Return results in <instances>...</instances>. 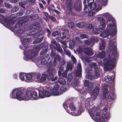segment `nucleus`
<instances>
[{"mask_svg":"<svg viewBox=\"0 0 122 122\" xmlns=\"http://www.w3.org/2000/svg\"><path fill=\"white\" fill-rule=\"evenodd\" d=\"M114 79V77L113 75H111V76L108 75L104 78V80L107 83H111L113 81Z\"/></svg>","mask_w":122,"mask_h":122,"instance_id":"2eb2a0df","label":"nucleus"},{"mask_svg":"<svg viewBox=\"0 0 122 122\" xmlns=\"http://www.w3.org/2000/svg\"><path fill=\"white\" fill-rule=\"evenodd\" d=\"M25 75L23 73H20L19 76V78L22 81H24L25 80Z\"/></svg>","mask_w":122,"mask_h":122,"instance_id":"c03bdc74","label":"nucleus"},{"mask_svg":"<svg viewBox=\"0 0 122 122\" xmlns=\"http://www.w3.org/2000/svg\"><path fill=\"white\" fill-rule=\"evenodd\" d=\"M103 17H105L107 20V22L108 21L110 22V25L112 26L116 25L115 23V21L112 17V15L108 12L104 13L102 15Z\"/></svg>","mask_w":122,"mask_h":122,"instance_id":"0eeeda50","label":"nucleus"},{"mask_svg":"<svg viewBox=\"0 0 122 122\" xmlns=\"http://www.w3.org/2000/svg\"><path fill=\"white\" fill-rule=\"evenodd\" d=\"M59 70L61 71H64V68L63 67L60 66L59 67Z\"/></svg>","mask_w":122,"mask_h":122,"instance_id":"69168bd1","label":"nucleus"},{"mask_svg":"<svg viewBox=\"0 0 122 122\" xmlns=\"http://www.w3.org/2000/svg\"><path fill=\"white\" fill-rule=\"evenodd\" d=\"M109 87L108 85H105L102 87L103 97L105 99L108 98L112 100H114L116 98L115 95L113 92H110L108 94V88Z\"/></svg>","mask_w":122,"mask_h":122,"instance_id":"20e7f679","label":"nucleus"},{"mask_svg":"<svg viewBox=\"0 0 122 122\" xmlns=\"http://www.w3.org/2000/svg\"><path fill=\"white\" fill-rule=\"evenodd\" d=\"M51 96L50 92L46 90H44L43 91H39V97L40 98H42L49 97Z\"/></svg>","mask_w":122,"mask_h":122,"instance_id":"1a4fd4ad","label":"nucleus"},{"mask_svg":"<svg viewBox=\"0 0 122 122\" xmlns=\"http://www.w3.org/2000/svg\"><path fill=\"white\" fill-rule=\"evenodd\" d=\"M49 59V56L48 55L46 56L43 57L41 60V64L43 65H46Z\"/></svg>","mask_w":122,"mask_h":122,"instance_id":"f3484780","label":"nucleus"},{"mask_svg":"<svg viewBox=\"0 0 122 122\" xmlns=\"http://www.w3.org/2000/svg\"><path fill=\"white\" fill-rule=\"evenodd\" d=\"M17 90V89H15L13 90L12 93L10 95L11 98H15L16 97V91Z\"/></svg>","mask_w":122,"mask_h":122,"instance_id":"7c9ffc66","label":"nucleus"},{"mask_svg":"<svg viewBox=\"0 0 122 122\" xmlns=\"http://www.w3.org/2000/svg\"><path fill=\"white\" fill-rule=\"evenodd\" d=\"M27 80L33 81L36 79L35 76L34 74L29 73L25 76Z\"/></svg>","mask_w":122,"mask_h":122,"instance_id":"6ab92c4d","label":"nucleus"},{"mask_svg":"<svg viewBox=\"0 0 122 122\" xmlns=\"http://www.w3.org/2000/svg\"><path fill=\"white\" fill-rule=\"evenodd\" d=\"M3 21L8 26H12V24L10 20H9L7 18H5L1 15H0V21Z\"/></svg>","mask_w":122,"mask_h":122,"instance_id":"9b49d317","label":"nucleus"},{"mask_svg":"<svg viewBox=\"0 0 122 122\" xmlns=\"http://www.w3.org/2000/svg\"><path fill=\"white\" fill-rule=\"evenodd\" d=\"M92 32L94 34H98L99 32L98 29L96 28H94L92 30Z\"/></svg>","mask_w":122,"mask_h":122,"instance_id":"a18cd8bd","label":"nucleus"},{"mask_svg":"<svg viewBox=\"0 0 122 122\" xmlns=\"http://www.w3.org/2000/svg\"><path fill=\"white\" fill-rule=\"evenodd\" d=\"M60 87L59 86L58 84L54 86L53 88L51 90V92L52 94L55 96L59 95L60 94L59 92Z\"/></svg>","mask_w":122,"mask_h":122,"instance_id":"9d476101","label":"nucleus"},{"mask_svg":"<svg viewBox=\"0 0 122 122\" xmlns=\"http://www.w3.org/2000/svg\"><path fill=\"white\" fill-rule=\"evenodd\" d=\"M94 39L92 38L90 40H85L84 42L85 44H87V45H90L91 46H92L94 45Z\"/></svg>","mask_w":122,"mask_h":122,"instance_id":"b1692460","label":"nucleus"},{"mask_svg":"<svg viewBox=\"0 0 122 122\" xmlns=\"http://www.w3.org/2000/svg\"><path fill=\"white\" fill-rule=\"evenodd\" d=\"M73 67V66L72 65L71 62H68L67 63L66 68V71H68L69 70H71Z\"/></svg>","mask_w":122,"mask_h":122,"instance_id":"a878e982","label":"nucleus"},{"mask_svg":"<svg viewBox=\"0 0 122 122\" xmlns=\"http://www.w3.org/2000/svg\"><path fill=\"white\" fill-rule=\"evenodd\" d=\"M5 6L7 8H10L12 7V6L8 3H5Z\"/></svg>","mask_w":122,"mask_h":122,"instance_id":"6e6d98bb","label":"nucleus"},{"mask_svg":"<svg viewBox=\"0 0 122 122\" xmlns=\"http://www.w3.org/2000/svg\"><path fill=\"white\" fill-rule=\"evenodd\" d=\"M31 97L33 99H37L39 98V97H38L37 93L35 91H33L31 93Z\"/></svg>","mask_w":122,"mask_h":122,"instance_id":"bb28decb","label":"nucleus"},{"mask_svg":"<svg viewBox=\"0 0 122 122\" xmlns=\"http://www.w3.org/2000/svg\"><path fill=\"white\" fill-rule=\"evenodd\" d=\"M90 98H88L85 102V105L90 115L93 114L95 116L92 118L95 121L98 122L99 119V109L98 108L94 107L92 104L91 100Z\"/></svg>","mask_w":122,"mask_h":122,"instance_id":"f03ea898","label":"nucleus"},{"mask_svg":"<svg viewBox=\"0 0 122 122\" xmlns=\"http://www.w3.org/2000/svg\"><path fill=\"white\" fill-rule=\"evenodd\" d=\"M56 49L58 52L62 54L63 52V51L60 45L58 43H56Z\"/></svg>","mask_w":122,"mask_h":122,"instance_id":"cd10ccee","label":"nucleus"},{"mask_svg":"<svg viewBox=\"0 0 122 122\" xmlns=\"http://www.w3.org/2000/svg\"><path fill=\"white\" fill-rule=\"evenodd\" d=\"M34 75L35 76L36 79V78L38 80H40V78L41 77V75H40L37 74L36 75L34 74Z\"/></svg>","mask_w":122,"mask_h":122,"instance_id":"bf43d9fd","label":"nucleus"},{"mask_svg":"<svg viewBox=\"0 0 122 122\" xmlns=\"http://www.w3.org/2000/svg\"><path fill=\"white\" fill-rule=\"evenodd\" d=\"M72 72H71L70 73H69L68 75V79L69 81H71L72 78Z\"/></svg>","mask_w":122,"mask_h":122,"instance_id":"49530a36","label":"nucleus"},{"mask_svg":"<svg viewBox=\"0 0 122 122\" xmlns=\"http://www.w3.org/2000/svg\"><path fill=\"white\" fill-rule=\"evenodd\" d=\"M105 52L103 50L100 52V57L103 58L105 57Z\"/></svg>","mask_w":122,"mask_h":122,"instance_id":"e433bc0d","label":"nucleus"},{"mask_svg":"<svg viewBox=\"0 0 122 122\" xmlns=\"http://www.w3.org/2000/svg\"><path fill=\"white\" fill-rule=\"evenodd\" d=\"M89 66L91 68L94 69V71L95 73L94 74L93 76H92V77H93L95 78H97L99 77V70L98 69L97 67V66L96 63L92 62L89 64Z\"/></svg>","mask_w":122,"mask_h":122,"instance_id":"6e6552de","label":"nucleus"},{"mask_svg":"<svg viewBox=\"0 0 122 122\" xmlns=\"http://www.w3.org/2000/svg\"><path fill=\"white\" fill-rule=\"evenodd\" d=\"M108 0H100V5L102 6H106L107 4Z\"/></svg>","mask_w":122,"mask_h":122,"instance_id":"2f4dec72","label":"nucleus"},{"mask_svg":"<svg viewBox=\"0 0 122 122\" xmlns=\"http://www.w3.org/2000/svg\"><path fill=\"white\" fill-rule=\"evenodd\" d=\"M99 93V88L97 87H95V89L93 90L91 95V97L93 99L96 98L97 96L98 95Z\"/></svg>","mask_w":122,"mask_h":122,"instance_id":"ddd939ff","label":"nucleus"},{"mask_svg":"<svg viewBox=\"0 0 122 122\" xmlns=\"http://www.w3.org/2000/svg\"><path fill=\"white\" fill-rule=\"evenodd\" d=\"M21 23L20 22H17L15 25V27L16 28H18L21 25Z\"/></svg>","mask_w":122,"mask_h":122,"instance_id":"3c124183","label":"nucleus"},{"mask_svg":"<svg viewBox=\"0 0 122 122\" xmlns=\"http://www.w3.org/2000/svg\"><path fill=\"white\" fill-rule=\"evenodd\" d=\"M63 106L64 108L66 110H67L68 111H69V110L68 109V106L66 104V102H64L63 105Z\"/></svg>","mask_w":122,"mask_h":122,"instance_id":"052dcab7","label":"nucleus"},{"mask_svg":"<svg viewBox=\"0 0 122 122\" xmlns=\"http://www.w3.org/2000/svg\"><path fill=\"white\" fill-rule=\"evenodd\" d=\"M76 41H78L79 43H81L82 42L81 41L80 39L79 38V37H77L76 38Z\"/></svg>","mask_w":122,"mask_h":122,"instance_id":"774afa93","label":"nucleus"},{"mask_svg":"<svg viewBox=\"0 0 122 122\" xmlns=\"http://www.w3.org/2000/svg\"><path fill=\"white\" fill-rule=\"evenodd\" d=\"M19 10V8L17 7H14L12 10V11H13V12H15Z\"/></svg>","mask_w":122,"mask_h":122,"instance_id":"0e129e2a","label":"nucleus"},{"mask_svg":"<svg viewBox=\"0 0 122 122\" xmlns=\"http://www.w3.org/2000/svg\"><path fill=\"white\" fill-rule=\"evenodd\" d=\"M68 26L69 28L73 29L74 27V23L72 22H68Z\"/></svg>","mask_w":122,"mask_h":122,"instance_id":"37998d69","label":"nucleus"},{"mask_svg":"<svg viewBox=\"0 0 122 122\" xmlns=\"http://www.w3.org/2000/svg\"><path fill=\"white\" fill-rule=\"evenodd\" d=\"M48 77L47 78L51 80V81H54L57 79V76H55L54 78L52 79L53 77V74H48Z\"/></svg>","mask_w":122,"mask_h":122,"instance_id":"c85d7f7f","label":"nucleus"},{"mask_svg":"<svg viewBox=\"0 0 122 122\" xmlns=\"http://www.w3.org/2000/svg\"><path fill=\"white\" fill-rule=\"evenodd\" d=\"M40 49L38 47L30 50L27 52V56L24 57V60L26 61L33 58L36 56V53L39 51Z\"/></svg>","mask_w":122,"mask_h":122,"instance_id":"423d86ee","label":"nucleus"},{"mask_svg":"<svg viewBox=\"0 0 122 122\" xmlns=\"http://www.w3.org/2000/svg\"><path fill=\"white\" fill-rule=\"evenodd\" d=\"M81 4L80 1L78 0L76 2H75L73 6L74 9L77 11H80L81 10Z\"/></svg>","mask_w":122,"mask_h":122,"instance_id":"4468645a","label":"nucleus"},{"mask_svg":"<svg viewBox=\"0 0 122 122\" xmlns=\"http://www.w3.org/2000/svg\"><path fill=\"white\" fill-rule=\"evenodd\" d=\"M81 66L80 63H79L77 65L76 70V74L77 76H81Z\"/></svg>","mask_w":122,"mask_h":122,"instance_id":"f8f14e48","label":"nucleus"},{"mask_svg":"<svg viewBox=\"0 0 122 122\" xmlns=\"http://www.w3.org/2000/svg\"><path fill=\"white\" fill-rule=\"evenodd\" d=\"M50 47L51 49L52 50H55L56 49V48L55 46L52 44H51L50 45Z\"/></svg>","mask_w":122,"mask_h":122,"instance_id":"e2e57ef3","label":"nucleus"},{"mask_svg":"<svg viewBox=\"0 0 122 122\" xmlns=\"http://www.w3.org/2000/svg\"><path fill=\"white\" fill-rule=\"evenodd\" d=\"M61 43L63 45H64V46H62L63 49L65 53L66 54L69 56H70L71 53L70 51L69 50L66 49L65 48L66 46V45L65 44V43L64 42H62Z\"/></svg>","mask_w":122,"mask_h":122,"instance_id":"5701e85b","label":"nucleus"},{"mask_svg":"<svg viewBox=\"0 0 122 122\" xmlns=\"http://www.w3.org/2000/svg\"><path fill=\"white\" fill-rule=\"evenodd\" d=\"M43 39V37H42L40 38L37 39L33 43H39Z\"/></svg>","mask_w":122,"mask_h":122,"instance_id":"ea45409f","label":"nucleus"},{"mask_svg":"<svg viewBox=\"0 0 122 122\" xmlns=\"http://www.w3.org/2000/svg\"><path fill=\"white\" fill-rule=\"evenodd\" d=\"M66 63V61L64 60H62L59 63L60 65H64Z\"/></svg>","mask_w":122,"mask_h":122,"instance_id":"5fc2aeb1","label":"nucleus"},{"mask_svg":"<svg viewBox=\"0 0 122 122\" xmlns=\"http://www.w3.org/2000/svg\"><path fill=\"white\" fill-rule=\"evenodd\" d=\"M85 1L87 3L88 5H90V4H92L94 2V0H85L84 2Z\"/></svg>","mask_w":122,"mask_h":122,"instance_id":"de8ad7c7","label":"nucleus"},{"mask_svg":"<svg viewBox=\"0 0 122 122\" xmlns=\"http://www.w3.org/2000/svg\"><path fill=\"white\" fill-rule=\"evenodd\" d=\"M61 30L63 31L62 32V34L64 35L65 34V32L66 31V34L68 33V30L66 29V27L65 26H63L62 28H61Z\"/></svg>","mask_w":122,"mask_h":122,"instance_id":"a19ab883","label":"nucleus"},{"mask_svg":"<svg viewBox=\"0 0 122 122\" xmlns=\"http://www.w3.org/2000/svg\"><path fill=\"white\" fill-rule=\"evenodd\" d=\"M110 22L108 21L106 29L100 35L103 38L107 37L110 39L107 49V54L108 56L103 59L105 69L107 71L113 69L116 64L114 54L117 49L116 43L115 40V35L117 32L116 26H112L110 25Z\"/></svg>","mask_w":122,"mask_h":122,"instance_id":"f257e3e1","label":"nucleus"},{"mask_svg":"<svg viewBox=\"0 0 122 122\" xmlns=\"http://www.w3.org/2000/svg\"><path fill=\"white\" fill-rule=\"evenodd\" d=\"M93 27V26L92 24H89L87 27V29L88 30H90Z\"/></svg>","mask_w":122,"mask_h":122,"instance_id":"13d9d810","label":"nucleus"},{"mask_svg":"<svg viewBox=\"0 0 122 122\" xmlns=\"http://www.w3.org/2000/svg\"><path fill=\"white\" fill-rule=\"evenodd\" d=\"M90 70H91V71H89V73H88L89 74V75L88 74H87L86 75V76H90L91 77V78L90 79H92L93 78H95L93 77H92V76H93L92 75H91L94 72V70H93L92 69H91L90 68ZM87 79H90V78L89 77H87Z\"/></svg>","mask_w":122,"mask_h":122,"instance_id":"473e14b6","label":"nucleus"},{"mask_svg":"<svg viewBox=\"0 0 122 122\" xmlns=\"http://www.w3.org/2000/svg\"><path fill=\"white\" fill-rule=\"evenodd\" d=\"M56 55L55 52L54 51H52L51 54V56L53 58Z\"/></svg>","mask_w":122,"mask_h":122,"instance_id":"338daca9","label":"nucleus"},{"mask_svg":"<svg viewBox=\"0 0 122 122\" xmlns=\"http://www.w3.org/2000/svg\"><path fill=\"white\" fill-rule=\"evenodd\" d=\"M25 30L23 27H21L18 29V33L19 34H23L25 32Z\"/></svg>","mask_w":122,"mask_h":122,"instance_id":"f704fd0d","label":"nucleus"},{"mask_svg":"<svg viewBox=\"0 0 122 122\" xmlns=\"http://www.w3.org/2000/svg\"><path fill=\"white\" fill-rule=\"evenodd\" d=\"M49 18L53 21L55 22L56 20V18L53 16H49Z\"/></svg>","mask_w":122,"mask_h":122,"instance_id":"4d7b16f0","label":"nucleus"},{"mask_svg":"<svg viewBox=\"0 0 122 122\" xmlns=\"http://www.w3.org/2000/svg\"><path fill=\"white\" fill-rule=\"evenodd\" d=\"M67 72L68 71H66L65 70V72H63L62 75V76L65 77H66Z\"/></svg>","mask_w":122,"mask_h":122,"instance_id":"680f3d73","label":"nucleus"},{"mask_svg":"<svg viewBox=\"0 0 122 122\" xmlns=\"http://www.w3.org/2000/svg\"><path fill=\"white\" fill-rule=\"evenodd\" d=\"M72 5V4L71 3H68L67 4V9H68L69 10H71V9Z\"/></svg>","mask_w":122,"mask_h":122,"instance_id":"603ef678","label":"nucleus"},{"mask_svg":"<svg viewBox=\"0 0 122 122\" xmlns=\"http://www.w3.org/2000/svg\"><path fill=\"white\" fill-rule=\"evenodd\" d=\"M95 14V12L93 11L90 10L88 12V15L90 16L91 15H92Z\"/></svg>","mask_w":122,"mask_h":122,"instance_id":"8fccbe9b","label":"nucleus"},{"mask_svg":"<svg viewBox=\"0 0 122 122\" xmlns=\"http://www.w3.org/2000/svg\"><path fill=\"white\" fill-rule=\"evenodd\" d=\"M71 58L73 62L74 63H76V60L74 56L72 55L71 56Z\"/></svg>","mask_w":122,"mask_h":122,"instance_id":"864d4df0","label":"nucleus"},{"mask_svg":"<svg viewBox=\"0 0 122 122\" xmlns=\"http://www.w3.org/2000/svg\"><path fill=\"white\" fill-rule=\"evenodd\" d=\"M47 74H42L40 79L41 81V82L46 81L48 79L47 78Z\"/></svg>","mask_w":122,"mask_h":122,"instance_id":"c756f323","label":"nucleus"},{"mask_svg":"<svg viewBox=\"0 0 122 122\" xmlns=\"http://www.w3.org/2000/svg\"><path fill=\"white\" fill-rule=\"evenodd\" d=\"M48 74H53V73L56 72L55 69L53 68H51L48 70Z\"/></svg>","mask_w":122,"mask_h":122,"instance_id":"79ce46f5","label":"nucleus"},{"mask_svg":"<svg viewBox=\"0 0 122 122\" xmlns=\"http://www.w3.org/2000/svg\"><path fill=\"white\" fill-rule=\"evenodd\" d=\"M107 107L105 106L102 110L103 113H106L103 114L100 118V122H107L109 119L110 116V111L108 112Z\"/></svg>","mask_w":122,"mask_h":122,"instance_id":"39448f33","label":"nucleus"},{"mask_svg":"<svg viewBox=\"0 0 122 122\" xmlns=\"http://www.w3.org/2000/svg\"><path fill=\"white\" fill-rule=\"evenodd\" d=\"M29 92L26 90L18 91L16 92V98L19 100L25 99L26 100H28L30 99V97L28 96Z\"/></svg>","mask_w":122,"mask_h":122,"instance_id":"7ed1b4c3","label":"nucleus"},{"mask_svg":"<svg viewBox=\"0 0 122 122\" xmlns=\"http://www.w3.org/2000/svg\"><path fill=\"white\" fill-rule=\"evenodd\" d=\"M84 85L86 89L89 90V89H91L92 87L93 84L92 82L86 80L85 81Z\"/></svg>","mask_w":122,"mask_h":122,"instance_id":"a211bd4d","label":"nucleus"},{"mask_svg":"<svg viewBox=\"0 0 122 122\" xmlns=\"http://www.w3.org/2000/svg\"><path fill=\"white\" fill-rule=\"evenodd\" d=\"M106 24L105 20L102 18L100 17V30H103L105 28Z\"/></svg>","mask_w":122,"mask_h":122,"instance_id":"dca6fc26","label":"nucleus"},{"mask_svg":"<svg viewBox=\"0 0 122 122\" xmlns=\"http://www.w3.org/2000/svg\"><path fill=\"white\" fill-rule=\"evenodd\" d=\"M80 37L81 39H83L85 38H88V36L86 34H82L80 35Z\"/></svg>","mask_w":122,"mask_h":122,"instance_id":"09e8293b","label":"nucleus"},{"mask_svg":"<svg viewBox=\"0 0 122 122\" xmlns=\"http://www.w3.org/2000/svg\"><path fill=\"white\" fill-rule=\"evenodd\" d=\"M101 43L100 45V50L105 49L106 47V44L105 41L101 39Z\"/></svg>","mask_w":122,"mask_h":122,"instance_id":"393cba45","label":"nucleus"},{"mask_svg":"<svg viewBox=\"0 0 122 122\" xmlns=\"http://www.w3.org/2000/svg\"><path fill=\"white\" fill-rule=\"evenodd\" d=\"M97 6V5L96 3L93 2L92 4H90V5H87V7L85 9V12H87V11H86L87 10L89 9L90 10H94L96 7Z\"/></svg>","mask_w":122,"mask_h":122,"instance_id":"aec40b11","label":"nucleus"},{"mask_svg":"<svg viewBox=\"0 0 122 122\" xmlns=\"http://www.w3.org/2000/svg\"><path fill=\"white\" fill-rule=\"evenodd\" d=\"M69 108L71 109L70 110L68 111V112L70 113H71V114L73 115V114L72 113L75 110V105H74L73 103L71 102L70 103L69 105Z\"/></svg>","mask_w":122,"mask_h":122,"instance_id":"412c9836","label":"nucleus"},{"mask_svg":"<svg viewBox=\"0 0 122 122\" xmlns=\"http://www.w3.org/2000/svg\"><path fill=\"white\" fill-rule=\"evenodd\" d=\"M29 39H24L22 40V43L24 46H25L26 43H29Z\"/></svg>","mask_w":122,"mask_h":122,"instance_id":"58836bf2","label":"nucleus"},{"mask_svg":"<svg viewBox=\"0 0 122 122\" xmlns=\"http://www.w3.org/2000/svg\"><path fill=\"white\" fill-rule=\"evenodd\" d=\"M85 25V23L84 22L79 23L76 24V26L80 28H81L83 27Z\"/></svg>","mask_w":122,"mask_h":122,"instance_id":"c9c22d12","label":"nucleus"},{"mask_svg":"<svg viewBox=\"0 0 122 122\" xmlns=\"http://www.w3.org/2000/svg\"><path fill=\"white\" fill-rule=\"evenodd\" d=\"M58 82L61 84H65L66 83V81L64 78H60L58 80Z\"/></svg>","mask_w":122,"mask_h":122,"instance_id":"72a5a7b5","label":"nucleus"},{"mask_svg":"<svg viewBox=\"0 0 122 122\" xmlns=\"http://www.w3.org/2000/svg\"><path fill=\"white\" fill-rule=\"evenodd\" d=\"M84 53L89 56H91L93 54L92 50L89 48H85L84 49Z\"/></svg>","mask_w":122,"mask_h":122,"instance_id":"4be33fe9","label":"nucleus"},{"mask_svg":"<svg viewBox=\"0 0 122 122\" xmlns=\"http://www.w3.org/2000/svg\"><path fill=\"white\" fill-rule=\"evenodd\" d=\"M57 35L59 36H60L61 35V34L57 31L54 32L52 34V36H55Z\"/></svg>","mask_w":122,"mask_h":122,"instance_id":"4c0bfd02","label":"nucleus"}]
</instances>
